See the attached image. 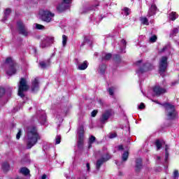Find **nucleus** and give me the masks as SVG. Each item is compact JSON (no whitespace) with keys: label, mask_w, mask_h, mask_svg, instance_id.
Wrapping results in <instances>:
<instances>
[{"label":"nucleus","mask_w":179,"mask_h":179,"mask_svg":"<svg viewBox=\"0 0 179 179\" xmlns=\"http://www.w3.org/2000/svg\"><path fill=\"white\" fill-rule=\"evenodd\" d=\"M41 139V136L37 131V128L29 127L27 129V134L25 137L27 149H31L33 146L37 145L38 141Z\"/></svg>","instance_id":"obj_1"},{"label":"nucleus","mask_w":179,"mask_h":179,"mask_svg":"<svg viewBox=\"0 0 179 179\" xmlns=\"http://www.w3.org/2000/svg\"><path fill=\"white\" fill-rule=\"evenodd\" d=\"M29 89H30V86L27 85L26 78H22L18 85V96H20V97L22 99H24V92H27Z\"/></svg>","instance_id":"obj_2"},{"label":"nucleus","mask_w":179,"mask_h":179,"mask_svg":"<svg viewBox=\"0 0 179 179\" xmlns=\"http://www.w3.org/2000/svg\"><path fill=\"white\" fill-rule=\"evenodd\" d=\"M5 65L6 68H8L6 70V73L8 75V76H12V75H15L16 73V63L13 62L12 59V57H8L6 59Z\"/></svg>","instance_id":"obj_3"},{"label":"nucleus","mask_w":179,"mask_h":179,"mask_svg":"<svg viewBox=\"0 0 179 179\" xmlns=\"http://www.w3.org/2000/svg\"><path fill=\"white\" fill-rule=\"evenodd\" d=\"M39 13L41 20H43V22H46V23H50V22L52 20V17L55 16L54 13L48 10H42Z\"/></svg>","instance_id":"obj_4"},{"label":"nucleus","mask_w":179,"mask_h":179,"mask_svg":"<svg viewBox=\"0 0 179 179\" xmlns=\"http://www.w3.org/2000/svg\"><path fill=\"white\" fill-rule=\"evenodd\" d=\"M17 29L19 33V34H21L22 36H24V37H27L29 36V29L24 23L22 21L17 22Z\"/></svg>","instance_id":"obj_5"},{"label":"nucleus","mask_w":179,"mask_h":179,"mask_svg":"<svg viewBox=\"0 0 179 179\" xmlns=\"http://www.w3.org/2000/svg\"><path fill=\"white\" fill-rule=\"evenodd\" d=\"M164 107H165L166 111L168 112V120H174L177 115V113H176V108H174V106L170 103H164Z\"/></svg>","instance_id":"obj_6"},{"label":"nucleus","mask_w":179,"mask_h":179,"mask_svg":"<svg viewBox=\"0 0 179 179\" xmlns=\"http://www.w3.org/2000/svg\"><path fill=\"white\" fill-rule=\"evenodd\" d=\"M168 64H167V57L164 56L162 57L159 61V74L161 76H164L163 74L166 72V69H167Z\"/></svg>","instance_id":"obj_7"},{"label":"nucleus","mask_w":179,"mask_h":179,"mask_svg":"<svg viewBox=\"0 0 179 179\" xmlns=\"http://www.w3.org/2000/svg\"><path fill=\"white\" fill-rule=\"evenodd\" d=\"M110 159H111V155H110L108 153H106L105 155H102L101 159L96 161V170H100V167L103 166V164L106 163V162H108Z\"/></svg>","instance_id":"obj_8"},{"label":"nucleus","mask_w":179,"mask_h":179,"mask_svg":"<svg viewBox=\"0 0 179 179\" xmlns=\"http://www.w3.org/2000/svg\"><path fill=\"white\" fill-rule=\"evenodd\" d=\"M114 114V112L112 109H108L105 110V112L102 114L101 117H100V122L101 124H106L108 120V118L111 117Z\"/></svg>","instance_id":"obj_9"},{"label":"nucleus","mask_w":179,"mask_h":179,"mask_svg":"<svg viewBox=\"0 0 179 179\" xmlns=\"http://www.w3.org/2000/svg\"><path fill=\"white\" fill-rule=\"evenodd\" d=\"M53 43L54 37L46 36L43 39L40 47H41V48H47V47H50Z\"/></svg>","instance_id":"obj_10"},{"label":"nucleus","mask_w":179,"mask_h":179,"mask_svg":"<svg viewBox=\"0 0 179 179\" xmlns=\"http://www.w3.org/2000/svg\"><path fill=\"white\" fill-rule=\"evenodd\" d=\"M72 0H63L62 3L57 7L59 12H64L66 9H69V3H71Z\"/></svg>","instance_id":"obj_11"},{"label":"nucleus","mask_w":179,"mask_h":179,"mask_svg":"<svg viewBox=\"0 0 179 179\" xmlns=\"http://www.w3.org/2000/svg\"><path fill=\"white\" fill-rule=\"evenodd\" d=\"M31 90L32 93H37V92L40 90V82L38 81V78H35L31 82Z\"/></svg>","instance_id":"obj_12"},{"label":"nucleus","mask_w":179,"mask_h":179,"mask_svg":"<svg viewBox=\"0 0 179 179\" xmlns=\"http://www.w3.org/2000/svg\"><path fill=\"white\" fill-rule=\"evenodd\" d=\"M155 96H162V94H164V93H167V90L166 88H163L160 87V85H156L152 89Z\"/></svg>","instance_id":"obj_13"},{"label":"nucleus","mask_w":179,"mask_h":179,"mask_svg":"<svg viewBox=\"0 0 179 179\" xmlns=\"http://www.w3.org/2000/svg\"><path fill=\"white\" fill-rule=\"evenodd\" d=\"M153 68V66L150 64V63H145L143 67H141L138 71L137 73H143L145 72H147V71H150Z\"/></svg>","instance_id":"obj_14"},{"label":"nucleus","mask_w":179,"mask_h":179,"mask_svg":"<svg viewBox=\"0 0 179 179\" xmlns=\"http://www.w3.org/2000/svg\"><path fill=\"white\" fill-rule=\"evenodd\" d=\"M76 64L79 71H85V69L87 68L88 65L87 61H85L83 63H81L78 59H76Z\"/></svg>","instance_id":"obj_15"},{"label":"nucleus","mask_w":179,"mask_h":179,"mask_svg":"<svg viewBox=\"0 0 179 179\" xmlns=\"http://www.w3.org/2000/svg\"><path fill=\"white\" fill-rule=\"evenodd\" d=\"M157 10V6H156V4H152L150 8L148 10V17H150L152 16H154V15H156V11Z\"/></svg>","instance_id":"obj_16"},{"label":"nucleus","mask_w":179,"mask_h":179,"mask_svg":"<svg viewBox=\"0 0 179 179\" xmlns=\"http://www.w3.org/2000/svg\"><path fill=\"white\" fill-rule=\"evenodd\" d=\"M50 65H51L50 59L39 62V66H41L42 69H45L48 66H50Z\"/></svg>","instance_id":"obj_17"},{"label":"nucleus","mask_w":179,"mask_h":179,"mask_svg":"<svg viewBox=\"0 0 179 179\" xmlns=\"http://www.w3.org/2000/svg\"><path fill=\"white\" fill-rule=\"evenodd\" d=\"M38 121L42 125H44V124L47 122V115H45L44 112H42L41 116L39 117Z\"/></svg>","instance_id":"obj_18"},{"label":"nucleus","mask_w":179,"mask_h":179,"mask_svg":"<svg viewBox=\"0 0 179 179\" xmlns=\"http://www.w3.org/2000/svg\"><path fill=\"white\" fill-rule=\"evenodd\" d=\"M136 171H139L142 169V158H138L136 159Z\"/></svg>","instance_id":"obj_19"},{"label":"nucleus","mask_w":179,"mask_h":179,"mask_svg":"<svg viewBox=\"0 0 179 179\" xmlns=\"http://www.w3.org/2000/svg\"><path fill=\"white\" fill-rule=\"evenodd\" d=\"M10 8H6L5 12H4V17L3 19L1 20V22H3V23H5V22H6V20H8V16H9L10 15Z\"/></svg>","instance_id":"obj_20"},{"label":"nucleus","mask_w":179,"mask_h":179,"mask_svg":"<svg viewBox=\"0 0 179 179\" xmlns=\"http://www.w3.org/2000/svg\"><path fill=\"white\" fill-rule=\"evenodd\" d=\"M112 55L111 53H103L101 61H109V59H111Z\"/></svg>","instance_id":"obj_21"},{"label":"nucleus","mask_w":179,"mask_h":179,"mask_svg":"<svg viewBox=\"0 0 179 179\" xmlns=\"http://www.w3.org/2000/svg\"><path fill=\"white\" fill-rule=\"evenodd\" d=\"M78 137H85L84 134H85V128L83 127V125H80L78 128Z\"/></svg>","instance_id":"obj_22"},{"label":"nucleus","mask_w":179,"mask_h":179,"mask_svg":"<svg viewBox=\"0 0 179 179\" xmlns=\"http://www.w3.org/2000/svg\"><path fill=\"white\" fill-rule=\"evenodd\" d=\"M20 173L23 174V176H29L30 174V170L26 167H22L20 169Z\"/></svg>","instance_id":"obj_23"},{"label":"nucleus","mask_w":179,"mask_h":179,"mask_svg":"<svg viewBox=\"0 0 179 179\" xmlns=\"http://www.w3.org/2000/svg\"><path fill=\"white\" fill-rule=\"evenodd\" d=\"M84 138H85V137H82V136L78 137V146L79 149H82V148H83V139Z\"/></svg>","instance_id":"obj_24"},{"label":"nucleus","mask_w":179,"mask_h":179,"mask_svg":"<svg viewBox=\"0 0 179 179\" xmlns=\"http://www.w3.org/2000/svg\"><path fill=\"white\" fill-rule=\"evenodd\" d=\"M164 143V141H160V140H156L155 145L157 146V150H160Z\"/></svg>","instance_id":"obj_25"},{"label":"nucleus","mask_w":179,"mask_h":179,"mask_svg":"<svg viewBox=\"0 0 179 179\" xmlns=\"http://www.w3.org/2000/svg\"><path fill=\"white\" fill-rule=\"evenodd\" d=\"M179 31V29L178 27L177 28H173L172 31L170 34V37H176V36H177V34Z\"/></svg>","instance_id":"obj_26"},{"label":"nucleus","mask_w":179,"mask_h":179,"mask_svg":"<svg viewBox=\"0 0 179 179\" xmlns=\"http://www.w3.org/2000/svg\"><path fill=\"white\" fill-rule=\"evenodd\" d=\"M129 156V152L128 151H125L122 155V162H127V160H128Z\"/></svg>","instance_id":"obj_27"},{"label":"nucleus","mask_w":179,"mask_h":179,"mask_svg":"<svg viewBox=\"0 0 179 179\" xmlns=\"http://www.w3.org/2000/svg\"><path fill=\"white\" fill-rule=\"evenodd\" d=\"M106 68V64H101L99 66V72L101 75H104Z\"/></svg>","instance_id":"obj_28"},{"label":"nucleus","mask_w":179,"mask_h":179,"mask_svg":"<svg viewBox=\"0 0 179 179\" xmlns=\"http://www.w3.org/2000/svg\"><path fill=\"white\" fill-rule=\"evenodd\" d=\"M140 20L143 24L149 26V20H148V18L146 17H141Z\"/></svg>","instance_id":"obj_29"},{"label":"nucleus","mask_w":179,"mask_h":179,"mask_svg":"<svg viewBox=\"0 0 179 179\" xmlns=\"http://www.w3.org/2000/svg\"><path fill=\"white\" fill-rule=\"evenodd\" d=\"M9 164L8 162H4L2 164L3 171H8L9 170Z\"/></svg>","instance_id":"obj_30"},{"label":"nucleus","mask_w":179,"mask_h":179,"mask_svg":"<svg viewBox=\"0 0 179 179\" xmlns=\"http://www.w3.org/2000/svg\"><path fill=\"white\" fill-rule=\"evenodd\" d=\"M178 15H177V13L176 12H172L170 15H169V18L171 20L174 21L176 20V19H177Z\"/></svg>","instance_id":"obj_31"},{"label":"nucleus","mask_w":179,"mask_h":179,"mask_svg":"<svg viewBox=\"0 0 179 179\" xmlns=\"http://www.w3.org/2000/svg\"><path fill=\"white\" fill-rule=\"evenodd\" d=\"M114 90H115V87L108 88V92L109 93L110 96H114Z\"/></svg>","instance_id":"obj_32"},{"label":"nucleus","mask_w":179,"mask_h":179,"mask_svg":"<svg viewBox=\"0 0 179 179\" xmlns=\"http://www.w3.org/2000/svg\"><path fill=\"white\" fill-rule=\"evenodd\" d=\"M67 41H68V36H66V35H63V36H62V44H63V47H65V45H66Z\"/></svg>","instance_id":"obj_33"},{"label":"nucleus","mask_w":179,"mask_h":179,"mask_svg":"<svg viewBox=\"0 0 179 179\" xmlns=\"http://www.w3.org/2000/svg\"><path fill=\"white\" fill-rule=\"evenodd\" d=\"M95 141H96V137H94V136H91V137L90 138V145L88 146L89 149L92 148V143H93Z\"/></svg>","instance_id":"obj_34"},{"label":"nucleus","mask_w":179,"mask_h":179,"mask_svg":"<svg viewBox=\"0 0 179 179\" xmlns=\"http://www.w3.org/2000/svg\"><path fill=\"white\" fill-rule=\"evenodd\" d=\"M36 28L38 30H44V29H45V27H44V25L40 24H36Z\"/></svg>","instance_id":"obj_35"},{"label":"nucleus","mask_w":179,"mask_h":179,"mask_svg":"<svg viewBox=\"0 0 179 179\" xmlns=\"http://www.w3.org/2000/svg\"><path fill=\"white\" fill-rule=\"evenodd\" d=\"M157 40V36L156 35H153L150 38V43H156Z\"/></svg>","instance_id":"obj_36"},{"label":"nucleus","mask_w":179,"mask_h":179,"mask_svg":"<svg viewBox=\"0 0 179 179\" xmlns=\"http://www.w3.org/2000/svg\"><path fill=\"white\" fill-rule=\"evenodd\" d=\"M122 13L124 14L125 16H128V15H129V8L125 7L123 9V12Z\"/></svg>","instance_id":"obj_37"},{"label":"nucleus","mask_w":179,"mask_h":179,"mask_svg":"<svg viewBox=\"0 0 179 179\" xmlns=\"http://www.w3.org/2000/svg\"><path fill=\"white\" fill-rule=\"evenodd\" d=\"M61 143V136H57L55 138V144L59 145Z\"/></svg>","instance_id":"obj_38"},{"label":"nucleus","mask_w":179,"mask_h":179,"mask_svg":"<svg viewBox=\"0 0 179 179\" xmlns=\"http://www.w3.org/2000/svg\"><path fill=\"white\" fill-rule=\"evenodd\" d=\"M5 88L0 87V99L3 97V94H5Z\"/></svg>","instance_id":"obj_39"},{"label":"nucleus","mask_w":179,"mask_h":179,"mask_svg":"<svg viewBox=\"0 0 179 179\" xmlns=\"http://www.w3.org/2000/svg\"><path fill=\"white\" fill-rule=\"evenodd\" d=\"M20 136H22V130H21V129H19L18 132L16 135V139H17V140L20 139Z\"/></svg>","instance_id":"obj_40"},{"label":"nucleus","mask_w":179,"mask_h":179,"mask_svg":"<svg viewBox=\"0 0 179 179\" xmlns=\"http://www.w3.org/2000/svg\"><path fill=\"white\" fill-rule=\"evenodd\" d=\"M121 44L122 45L123 48H126L127 47V41L124 39H122Z\"/></svg>","instance_id":"obj_41"},{"label":"nucleus","mask_w":179,"mask_h":179,"mask_svg":"<svg viewBox=\"0 0 179 179\" xmlns=\"http://www.w3.org/2000/svg\"><path fill=\"white\" fill-rule=\"evenodd\" d=\"M169 48H170V46L169 45L164 46L162 50H161V52H164V51H166V50H169Z\"/></svg>","instance_id":"obj_42"},{"label":"nucleus","mask_w":179,"mask_h":179,"mask_svg":"<svg viewBox=\"0 0 179 179\" xmlns=\"http://www.w3.org/2000/svg\"><path fill=\"white\" fill-rule=\"evenodd\" d=\"M109 138L110 139H113V138H117V133H112V134H110Z\"/></svg>","instance_id":"obj_43"},{"label":"nucleus","mask_w":179,"mask_h":179,"mask_svg":"<svg viewBox=\"0 0 179 179\" xmlns=\"http://www.w3.org/2000/svg\"><path fill=\"white\" fill-rule=\"evenodd\" d=\"M114 59H115V61H120L121 59V58L120 57L119 55H115Z\"/></svg>","instance_id":"obj_44"},{"label":"nucleus","mask_w":179,"mask_h":179,"mask_svg":"<svg viewBox=\"0 0 179 179\" xmlns=\"http://www.w3.org/2000/svg\"><path fill=\"white\" fill-rule=\"evenodd\" d=\"M97 113H98L97 110H93V111L91 113L92 117H96V115H97Z\"/></svg>","instance_id":"obj_45"},{"label":"nucleus","mask_w":179,"mask_h":179,"mask_svg":"<svg viewBox=\"0 0 179 179\" xmlns=\"http://www.w3.org/2000/svg\"><path fill=\"white\" fill-rule=\"evenodd\" d=\"M139 110H143L145 108V103H141L140 106H138Z\"/></svg>","instance_id":"obj_46"},{"label":"nucleus","mask_w":179,"mask_h":179,"mask_svg":"<svg viewBox=\"0 0 179 179\" xmlns=\"http://www.w3.org/2000/svg\"><path fill=\"white\" fill-rule=\"evenodd\" d=\"M173 177L174 178H177V177H178V171H174Z\"/></svg>","instance_id":"obj_47"},{"label":"nucleus","mask_w":179,"mask_h":179,"mask_svg":"<svg viewBox=\"0 0 179 179\" xmlns=\"http://www.w3.org/2000/svg\"><path fill=\"white\" fill-rule=\"evenodd\" d=\"M167 159H169V151H165V162H167Z\"/></svg>","instance_id":"obj_48"},{"label":"nucleus","mask_w":179,"mask_h":179,"mask_svg":"<svg viewBox=\"0 0 179 179\" xmlns=\"http://www.w3.org/2000/svg\"><path fill=\"white\" fill-rule=\"evenodd\" d=\"M118 150H124V145H120L117 146Z\"/></svg>","instance_id":"obj_49"},{"label":"nucleus","mask_w":179,"mask_h":179,"mask_svg":"<svg viewBox=\"0 0 179 179\" xmlns=\"http://www.w3.org/2000/svg\"><path fill=\"white\" fill-rule=\"evenodd\" d=\"M86 167H87V171H90V164L87 163Z\"/></svg>","instance_id":"obj_50"},{"label":"nucleus","mask_w":179,"mask_h":179,"mask_svg":"<svg viewBox=\"0 0 179 179\" xmlns=\"http://www.w3.org/2000/svg\"><path fill=\"white\" fill-rule=\"evenodd\" d=\"M84 43H89V38L85 36L84 38Z\"/></svg>","instance_id":"obj_51"},{"label":"nucleus","mask_w":179,"mask_h":179,"mask_svg":"<svg viewBox=\"0 0 179 179\" xmlns=\"http://www.w3.org/2000/svg\"><path fill=\"white\" fill-rule=\"evenodd\" d=\"M178 81H175L171 83V86H176V85H178Z\"/></svg>","instance_id":"obj_52"},{"label":"nucleus","mask_w":179,"mask_h":179,"mask_svg":"<svg viewBox=\"0 0 179 179\" xmlns=\"http://www.w3.org/2000/svg\"><path fill=\"white\" fill-rule=\"evenodd\" d=\"M165 152H169V145H166L165 146Z\"/></svg>","instance_id":"obj_53"},{"label":"nucleus","mask_w":179,"mask_h":179,"mask_svg":"<svg viewBox=\"0 0 179 179\" xmlns=\"http://www.w3.org/2000/svg\"><path fill=\"white\" fill-rule=\"evenodd\" d=\"M139 64H142V60L138 61V62L136 63V65L139 66Z\"/></svg>","instance_id":"obj_54"},{"label":"nucleus","mask_w":179,"mask_h":179,"mask_svg":"<svg viewBox=\"0 0 179 179\" xmlns=\"http://www.w3.org/2000/svg\"><path fill=\"white\" fill-rule=\"evenodd\" d=\"M47 178V175L43 174L41 177V179H46Z\"/></svg>","instance_id":"obj_55"},{"label":"nucleus","mask_w":179,"mask_h":179,"mask_svg":"<svg viewBox=\"0 0 179 179\" xmlns=\"http://www.w3.org/2000/svg\"><path fill=\"white\" fill-rule=\"evenodd\" d=\"M85 44H86V43H85V41H83V43L81 44L80 47H83V45H85Z\"/></svg>","instance_id":"obj_56"},{"label":"nucleus","mask_w":179,"mask_h":179,"mask_svg":"<svg viewBox=\"0 0 179 179\" xmlns=\"http://www.w3.org/2000/svg\"><path fill=\"white\" fill-rule=\"evenodd\" d=\"M94 55H95L96 57H97V55H99V54H98L97 52H95V53H94Z\"/></svg>","instance_id":"obj_57"},{"label":"nucleus","mask_w":179,"mask_h":179,"mask_svg":"<svg viewBox=\"0 0 179 179\" xmlns=\"http://www.w3.org/2000/svg\"><path fill=\"white\" fill-rule=\"evenodd\" d=\"M157 160H160V157H157Z\"/></svg>","instance_id":"obj_58"},{"label":"nucleus","mask_w":179,"mask_h":179,"mask_svg":"<svg viewBox=\"0 0 179 179\" xmlns=\"http://www.w3.org/2000/svg\"><path fill=\"white\" fill-rule=\"evenodd\" d=\"M78 179H86V178L83 177L82 178H78Z\"/></svg>","instance_id":"obj_59"},{"label":"nucleus","mask_w":179,"mask_h":179,"mask_svg":"<svg viewBox=\"0 0 179 179\" xmlns=\"http://www.w3.org/2000/svg\"><path fill=\"white\" fill-rule=\"evenodd\" d=\"M83 13H86V12H85V11H83Z\"/></svg>","instance_id":"obj_60"},{"label":"nucleus","mask_w":179,"mask_h":179,"mask_svg":"<svg viewBox=\"0 0 179 179\" xmlns=\"http://www.w3.org/2000/svg\"><path fill=\"white\" fill-rule=\"evenodd\" d=\"M178 29H179V27H178Z\"/></svg>","instance_id":"obj_61"}]
</instances>
